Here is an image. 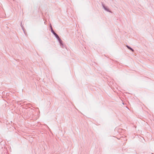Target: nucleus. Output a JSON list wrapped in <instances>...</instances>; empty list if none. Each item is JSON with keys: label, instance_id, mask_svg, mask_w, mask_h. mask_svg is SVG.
<instances>
[{"label": "nucleus", "instance_id": "f03ea898", "mask_svg": "<svg viewBox=\"0 0 154 154\" xmlns=\"http://www.w3.org/2000/svg\"><path fill=\"white\" fill-rule=\"evenodd\" d=\"M102 5L103 8L104 9L105 11H106L108 12L111 13V11H110L108 8H107L106 7H105V5L103 4H102Z\"/></svg>", "mask_w": 154, "mask_h": 154}, {"label": "nucleus", "instance_id": "f257e3e1", "mask_svg": "<svg viewBox=\"0 0 154 154\" xmlns=\"http://www.w3.org/2000/svg\"><path fill=\"white\" fill-rule=\"evenodd\" d=\"M51 31L52 32V33L54 34V35H55V36L57 38H59V37L58 36V35L54 32V31L53 29H52V26H51Z\"/></svg>", "mask_w": 154, "mask_h": 154}, {"label": "nucleus", "instance_id": "39448f33", "mask_svg": "<svg viewBox=\"0 0 154 154\" xmlns=\"http://www.w3.org/2000/svg\"><path fill=\"white\" fill-rule=\"evenodd\" d=\"M44 23H45V22H44Z\"/></svg>", "mask_w": 154, "mask_h": 154}, {"label": "nucleus", "instance_id": "7ed1b4c3", "mask_svg": "<svg viewBox=\"0 0 154 154\" xmlns=\"http://www.w3.org/2000/svg\"><path fill=\"white\" fill-rule=\"evenodd\" d=\"M57 39H58V40L60 44V45H63V43H62V41L60 39V38H57Z\"/></svg>", "mask_w": 154, "mask_h": 154}, {"label": "nucleus", "instance_id": "20e7f679", "mask_svg": "<svg viewBox=\"0 0 154 154\" xmlns=\"http://www.w3.org/2000/svg\"><path fill=\"white\" fill-rule=\"evenodd\" d=\"M126 47L128 49L132 51L133 52L134 51V50L133 49L131 48L129 46H128V45H126Z\"/></svg>", "mask_w": 154, "mask_h": 154}]
</instances>
